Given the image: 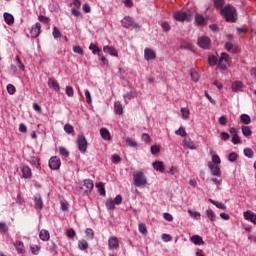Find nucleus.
<instances>
[{
    "label": "nucleus",
    "mask_w": 256,
    "mask_h": 256,
    "mask_svg": "<svg viewBox=\"0 0 256 256\" xmlns=\"http://www.w3.org/2000/svg\"><path fill=\"white\" fill-rule=\"evenodd\" d=\"M133 181L136 187H145V185H147V178L142 171H136L133 173Z\"/></svg>",
    "instance_id": "f03ea898"
},
{
    "label": "nucleus",
    "mask_w": 256,
    "mask_h": 256,
    "mask_svg": "<svg viewBox=\"0 0 256 256\" xmlns=\"http://www.w3.org/2000/svg\"><path fill=\"white\" fill-rule=\"evenodd\" d=\"M162 241L169 243V241H173V237L169 234H162Z\"/></svg>",
    "instance_id": "4d7b16f0"
},
{
    "label": "nucleus",
    "mask_w": 256,
    "mask_h": 256,
    "mask_svg": "<svg viewBox=\"0 0 256 256\" xmlns=\"http://www.w3.org/2000/svg\"><path fill=\"white\" fill-rule=\"evenodd\" d=\"M21 172H22V177L24 179H31L33 175V173L31 172V168L27 165L22 166Z\"/></svg>",
    "instance_id": "a211bd4d"
},
{
    "label": "nucleus",
    "mask_w": 256,
    "mask_h": 256,
    "mask_svg": "<svg viewBox=\"0 0 256 256\" xmlns=\"http://www.w3.org/2000/svg\"><path fill=\"white\" fill-rule=\"evenodd\" d=\"M193 16V12L191 10H187L184 12L178 11L174 14L175 21H191V17Z\"/></svg>",
    "instance_id": "7ed1b4c3"
},
{
    "label": "nucleus",
    "mask_w": 256,
    "mask_h": 256,
    "mask_svg": "<svg viewBox=\"0 0 256 256\" xmlns=\"http://www.w3.org/2000/svg\"><path fill=\"white\" fill-rule=\"evenodd\" d=\"M208 201L210 203H212V205H215V207H217V209H222L223 211H225V209H227V206L225 204H223L222 202L213 200L211 198H209Z\"/></svg>",
    "instance_id": "a878e982"
},
{
    "label": "nucleus",
    "mask_w": 256,
    "mask_h": 256,
    "mask_svg": "<svg viewBox=\"0 0 256 256\" xmlns=\"http://www.w3.org/2000/svg\"><path fill=\"white\" fill-rule=\"evenodd\" d=\"M100 135H101L102 139H104L105 141H111V133L109 132V130L107 128H101Z\"/></svg>",
    "instance_id": "5701e85b"
},
{
    "label": "nucleus",
    "mask_w": 256,
    "mask_h": 256,
    "mask_svg": "<svg viewBox=\"0 0 256 256\" xmlns=\"http://www.w3.org/2000/svg\"><path fill=\"white\" fill-rule=\"evenodd\" d=\"M121 23H122V27H124L125 29H129V27H134V29H139V24H135L131 16H125L121 20Z\"/></svg>",
    "instance_id": "0eeeda50"
},
{
    "label": "nucleus",
    "mask_w": 256,
    "mask_h": 256,
    "mask_svg": "<svg viewBox=\"0 0 256 256\" xmlns=\"http://www.w3.org/2000/svg\"><path fill=\"white\" fill-rule=\"evenodd\" d=\"M106 207H107V209H109L110 211L115 210V202L113 201V199H108V200H106Z\"/></svg>",
    "instance_id": "ea45409f"
},
{
    "label": "nucleus",
    "mask_w": 256,
    "mask_h": 256,
    "mask_svg": "<svg viewBox=\"0 0 256 256\" xmlns=\"http://www.w3.org/2000/svg\"><path fill=\"white\" fill-rule=\"evenodd\" d=\"M66 95L68 97H73V95H75V91L73 90V87L71 86L66 87Z\"/></svg>",
    "instance_id": "5fc2aeb1"
},
{
    "label": "nucleus",
    "mask_w": 256,
    "mask_h": 256,
    "mask_svg": "<svg viewBox=\"0 0 256 256\" xmlns=\"http://www.w3.org/2000/svg\"><path fill=\"white\" fill-rule=\"evenodd\" d=\"M103 51L104 53H108V55H111L112 57H119V54L114 47L104 46Z\"/></svg>",
    "instance_id": "412c9836"
},
{
    "label": "nucleus",
    "mask_w": 256,
    "mask_h": 256,
    "mask_svg": "<svg viewBox=\"0 0 256 256\" xmlns=\"http://www.w3.org/2000/svg\"><path fill=\"white\" fill-rule=\"evenodd\" d=\"M183 143L184 146L187 147L188 149H191V151H195V149H197V144H195V142L191 140V138L188 136L184 137Z\"/></svg>",
    "instance_id": "4468645a"
},
{
    "label": "nucleus",
    "mask_w": 256,
    "mask_h": 256,
    "mask_svg": "<svg viewBox=\"0 0 256 256\" xmlns=\"http://www.w3.org/2000/svg\"><path fill=\"white\" fill-rule=\"evenodd\" d=\"M162 29L165 31V33L171 31V25L168 22H163L162 23Z\"/></svg>",
    "instance_id": "bf43d9fd"
},
{
    "label": "nucleus",
    "mask_w": 256,
    "mask_h": 256,
    "mask_svg": "<svg viewBox=\"0 0 256 256\" xmlns=\"http://www.w3.org/2000/svg\"><path fill=\"white\" fill-rule=\"evenodd\" d=\"M142 141H144V143H147L149 145V143H151V136H149V134L147 133H143L141 136Z\"/></svg>",
    "instance_id": "8fccbe9b"
},
{
    "label": "nucleus",
    "mask_w": 256,
    "mask_h": 256,
    "mask_svg": "<svg viewBox=\"0 0 256 256\" xmlns=\"http://www.w3.org/2000/svg\"><path fill=\"white\" fill-rule=\"evenodd\" d=\"M38 20L41 21V23H44L45 25L49 24V18L46 16L40 15L38 16Z\"/></svg>",
    "instance_id": "0e129e2a"
},
{
    "label": "nucleus",
    "mask_w": 256,
    "mask_h": 256,
    "mask_svg": "<svg viewBox=\"0 0 256 256\" xmlns=\"http://www.w3.org/2000/svg\"><path fill=\"white\" fill-rule=\"evenodd\" d=\"M96 187L98 189V193H100V195L102 196H105V185L103 184V182L96 184Z\"/></svg>",
    "instance_id": "4c0bfd02"
},
{
    "label": "nucleus",
    "mask_w": 256,
    "mask_h": 256,
    "mask_svg": "<svg viewBox=\"0 0 256 256\" xmlns=\"http://www.w3.org/2000/svg\"><path fill=\"white\" fill-rule=\"evenodd\" d=\"M156 57H157V55L155 54V51H153V49L145 48V50H144L145 61H153V60H155Z\"/></svg>",
    "instance_id": "f8f14e48"
},
{
    "label": "nucleus",
    "mask_w": 256,
    "mask_h": 256,
    "mask_svg": "<svg viewBox=\"0 0 256 256\" xmlns=\"http://www.w3.org/2000/svg\"><path fill=\"white\" fill-rule=\"evenodd\" d=\"M49 167L50 169L57 171V169L61 167V159H59L57 156L51 157L49 160Z\"/></svg>",
    "instance_id": "9d476101"
},
{
    "label": "nucleus",
    "mask_w": 256,
    "mask_h": 256,
    "mask_svg": "<svg viewBox=\"0 0 256 256\" xmlns=\"http://www.w3.org/2000/svg\"><path fill=\"white\" fill-rule=\"evenodd\" d=\"M240 121L243 123V125H249L251 123V116L248 114H242L240 116Z\"/></svg>",
    "instance_id": "2f4dec72"
},
{
    "label": "nucleus",
    "mask_w": 256,
    "mask_h": 256,
    "mask_svg": "<svg viewBox=\"0 0 256 256\" xmlns=\"http://www.w3.org/2000/svg\"><path fill=\"white\" fill-rule=\"evenodd\" d=\"M64 131L65 133H67L68 135H71V133H73V131H75V129L71 126V124H66L64 126Z\"/></svg>",
    "instance_id": "3c124183"
},
{
    "label": "nucleus",
    "mask_w": 256,
    "mask_h": 256,
    "mask_svg": "<svg viewBox=\"0 0 256 256\" xmlns=\"http://www.w3.org/2000/svg\"><path fill=\"white\" fill-rule=\"evenodd\" d=\"M14 247H16L17 253H19L20 255L25 253V245L23 244V242L16 241L14 243Z\"/></svg>",
    "instance_id": "393cba45"
},
{
    "label": "nucleus",
    "mask_w": 256,
    "mask_h": 256,
    "mask_svg": "<svg viewBox=\"0 0 256 256\" xmlns=\"http://www.w3.org/2000/svg\"><path fill=\"white\" fill-rule=\"evenodd\" d=\"M220 139L222 141H229V139H231V136L227 132H221L220 133Z\"/></svg>",
    "instance_id": "603ef678"
},
{
    "label": "nucleus",
    "mask_w": 256,
    "mask_h": 256,
    "mask_svg": "<svg viewBox=\"0 0 256 256\" xmlns=\"http://www.w3.org/2000/svg\"><path fill=\"white\" fill-rule=\"evenodd\" d=\"M229 133L232 136L233 145H239L241 143V138L239 137V131L235 127L229 128Z\"/></svg>",
    "instance_id": "1a4fd4ad"
},
{
    "label": "nucleus",
    "mask_w": 256,
    "mask_h": 256,
    "mask_svg": "<svg viewBox=\"0 0 256 256\" xmlns=\"http://www.w3.org/2000/svg\"><path fill=\"white\" fill-rule=\"evenodd\" d=\"M153 167L156 171H161V161H155Z\"/></svg>",
    "instance_id": "774afa93"
},
{
    "label": "nucleus",
    "mask_w": 256,
    "mask_h": 256,
    "mask_svg": "<svg viewBox=\"0 0 256 256\" xmlns=\"http://www.w3.org/2000/svg\"><path fill=\"white\" fill-rule=\"evenodd\" d=\"M34 207L35 209H43V200L41 199V194H35Z\"/></svg>",
    "instance_id": "aec40b11"
},
{
    "label": "nucleus",
    "mask_w": 256,
    "mask_h": 256,
    "mask_svg": "<svg viewBox=\"0 0 256 256\" xmlns=\"http://www.w3.org/2000/svg\"><path fill=\"white\" fill-rule=\"evenodd\" d=\"M39 238L41 239V241H49L50 239L49 231L41 230L39 233Z\"/></svg>",
    "instance_id": "c85d7f7f"
},
{
    "label": "nucleus",
    "mask_w": 256,
    "mask_h": 256,
    "mask_svg": "<svg viewBox=\"0 0 256 256\" xmlns=\"http://www.w3.org/2000/svg\"><path fill=\"white\" fill-rule=\"evenodd\" d=\"M181 113H182V119L187 121L189 117L191 116V111H189V108H181Z\"/></svg>",
    "instance_id": "f704fd0d"
},
{
    "label": "nucleus",
    "mask_w": 256,
    "mask_h": 256,
    "mask_svg": "<svg viewBox=\"0 0 256 256\" xmlns=\"http://www.w3.org/2000/svg\"><path fill=\"white\" fill-rule=\"evenodd\" d=\"M114 111L116 115H123V105H121V102L114 103Z\"/></svg>",
    "instance_id": "cd10ccee"
},
{
    "label": "nucleus",
    "mask_w": 256,
    "mask_h": 256,
    "mask_svg": "<svg viewBox=\"0 0 256 256\" xmlns=\"http://www.w3.org/2000/svg\"><path fill=\"white\" fill-rule=\"evenodd\" d=\"M163 218H164L166 221H169V222L173 221V215L169 214L168 212H165V213L163 214Z\"/></svg>",
    "instance_id": "69168bd1"
},
{
    "label": "nucleus",
    "mask_w": 256,
    "mask_h": 256,
    "mask_svg": "<svg viewBox=\"0 0 256 256\" xmlns=\"http://www.w3.org/2000/svg\"><path fill=\"white\" fill-rule=\"evenodd\" d=\"M59 153L62 157H69V151L65 147H59Z\"/></svg>",
    "instance_id": "a18cd8bd"
},
{
    "label": "nucleus",
    "mask_w": 256,
    "mask_h": 256,
    "mask_svg": "<svg viewBox=\"0 0 256 256\" xmlns=\"http://www.w3.org/2000/svg\"><path fill=\"white\" fill-rule=\"evenodd\" d=\"M243 217L246 221H250V223H253V225H256V214L251 211L247 210L243 213Z\"/></svg>",
    "instance_id": "9b49d317"
},
{
    "label": "nucleus",
    "mask_w": 256,
    "mask_h": 256,
    "mask_svg": "<svg viewBox=\"0 0 256 256\" xmlns=\"http://www.w3.org/2000/svg\"><path fill=\"white\" fill-rule=\"evenodd\" d=\"M4 21H5L6 25H13V23H15V17H13L12 14L5 12L4 13Z\"/></svg>",
    "instance_id": "b1692460"
},
{
    "label": "nucleus",
    "mask_w": 256,
    "mask_h": 256,
    "mask_svg": "<svg viewBox=\"0 0 256 256\" xmlns=\"http://www.w3.org/2000/svg\"><path fill=\"white\" fill-rule=\"evenodd\" d=\"M212 165H221V158L217 154L212 155Z\"/></svg>",
    "instance_id": "58836bf2"
},
{
    "label": "nucleus",
    "mask_w": 256,
    "mask_h": 256,
    "mask_svg": "<svg viewBox=\"0 0 256 256\" xmlns=\"http://www.w3.org/2000/svg\"><path fill=\"white\" fill-rule=\"evenodd\" d=\"M238 155H237V153H235V152H231L230 154H229V156H228V160L231 162V163H234V161L236 160V159H238Z\"/></svg>",
    "instance_id": "6e6d98bb"
},
{
    "label": "nucleus",
    "mask_w": 256,
    "mask_h": 256,
    "mask_svg": "<svg viewBox=\"0 0 256 256\" xmlns=\"http://www.w3.org/2000/svg\"><path fill=\"white\" fill-rule=\"evenodd\" d=\"M176 135H179L180 137H187V132L185 131V128L180 127L178 130L175 131Z\"/></svg>",
    "instance_id": "37998d69"
},
{
    "label": "nucleus",
    "mask_w": 256,
    "mask_h": 256,
    "mask_svg": "<svg viewBox=\"0 0 256 256\" xmlns=\"http://www.w3.org/2000/svg\"><path fill=\"white\" fill-rule=\"evenodd\" d=\"M16 61V65L22 70H25V65H23V63L21 62V58H19V56H16L15 58Z\"/></svg>",
    "instance_id": "864d4df0"
},
{
    "label": "nucleus",
    "mask_w": 256,
    "mask_h": 256,
    "mask_svg": "<svg viewBox=\"0 0 256 256\" xmlns=\"http://www.w3.org/2000/svg\"><path fill=\"white\" fill-rule=\"evenodd\" d=\"M190 76L192 81H194V83H197V81H199V72H197V70L195 69H191L190 70Z\"/></svg>",
    "instance_id": "72a5a7b5"
},
{
    "label": "nucleus",
    "mask_w": 256,
    "mask_h": 256,
    "mask_svg": "<svg viewBox=\"0 0 256 256\" xmlns=\"http://www.w3.org/2000/svg\"><path fill=\"white\" fill-rule=\"evenodd\" d=\"M41 34V23L37 22L30 30V35L34 39Z\"/></svg>",
    "instance_id": "2eb2a0df"
},
{
    "label": "nucleus",
    "mask_w": 256,
    "mask_h": 256,
    "mask_svg": "<svg viewBox=\"0 0 256 256\" xmlns=\"http://www.w3.org/2000/svg\"><path fill=\"white\" fill-rule=\"evenodd\" d=\"M188 213H190V215H192V217L194 219H197V220L201 219V213H199V212H195V211L193 212V211L189 210Z\"/></svg>",
    "instance_id": "052dcab7"
},
{
    "label": "nucleus",
    "mask_w": 256,
    "mask_h": 256,
    "mask_svg": "<svg viewBox=\"0 0 256 256\" xmlns=\"http://www.w3.org/2000/svg\"><path fill=\"white\" fill-rule=\"evenodd\" d=\"M244 155L245 157H248V159H253V156H254L253 150L251 148H245Z\"/></svg>",
    "instance_id": "a19ab883"
},
{
    "label": "nucleus",
    "mask_w": 256,
    "mask_h": 256,
    "mask_svg": "<svg viewBox=\"0 0 256 256\" xmlns=\"http://www.w3.org/2000/svg\"><path fill=\"white\" fill-rule=\"evenodd\" d=\"M197 45L200 49H211V38L208 36H202L198 38Z\"/></svg>",
    "instance_id": "39448f33"
},
{
    "label": "nucleus",
    "mask_w": 256,
    "mask_h": 256,
    "mask_svg": "<svg viewBox=\"0 0 256 256\" xmlns=\"http://www.w3.org/2000/svg\"><path fill=\"white\" fill-rule=\"evenodd\" d=\"M208 63H209L210 67H215V65H217V63H219V59L215 55H210L208 57Z\"/></svg>",
    "instance_id": "7c9ffc66"
},
{
    "label": "nucleus",
    "mask_w": 256,
    "mask_h": 256,
    "mask_svg": "<svg viewBox=\"0 0 256 256\" xmlns=\"http://www.w3.org/2000/svg\"><path fill=\"white\" fill-rule=\"evenodd\" d=\"M7 91L9 93V95H15V92L17 91V89L15 88V86L13 84H8Z\"/></svg>",
    "instance_id": "de8ad7c7"
},
{
    "label": "nucleus",
    "mask_w": 256,
    "mask_h": 256,
    "mask_svg": "<svg viewBox=\"0 0 256 256\" xmlns=\"http://www.w3.org/2000/svg\"><path fill=\"white\" fill-rule=\"evenodd\" d=\"M243 87H245V84H243V82L241 81H234L231 85V89L234 93H239V91H241L243 89Z\"/></svg>",
    "instance_id": "6ab92c4d"
},
{
    "label": "nucleus",
    "mask_w": 256,
    "mask_h": 256,
    "mask_svg": "<svg viewBox=\"0 0 256 256\" xmlns=\"http://www.w3.org/2000/svg\"><path fill=\"white\" fill-rule=\"evenodd\" d=\"M78 149L81 153H86L87 151V139L83 134L77 136Z\"/></svg>",
    "instance_id": "423d86ee"
},
{
    "label": "nucleus",
    "mask_w": 256,
    "mask_h": 256,
    "mask_svg": "<svg viewBox=\"0 0 256 256\" xmlns=\"http://www.w3.org/2000/svg\"><path fill=\"white\" fill-rule=\"evenodd\" d=\"M85 233H86L87 239H89L90 241H93V239L95 238V233L93 232V229L87 228Z\"/></svg>",
    "instance_id": "e433bc0d"
},
{
    "label": "nucleus",
    "mask_w": 256,
    "mask_h": 256,
    "mask_svg": "<svg viewBox=\"0 0 256 256\" xmlns=\"http://www.w3.org/2000/svg\"><path fill=\"white\" fill-rule=\"evenodd\" d=\"M89 49L92 51V53L94 54V55H97V53H100V49H99V47H97V45H95V44H90V46H89Z\"/></svg>",
    "instance_id": "49530a36"
},
{
    "label": "nucleus",
    "mask_w": 256,
    "mask_h": 256,
    "mask_svg": "<svg viewBox=\"0 0 256 256\" xmlns=\"http://www.w3.org/2000/svg\"><path fill=\"white\" fill-rule=\"evenodd\" d=\"M211 181L215 184V185H221V183H223V179L220 177L217 178H212Z\"/></svg>",
    "instance_id": "338daca9"
},
{
    "label": "nucleus",
    "mask_w": 256,
    "mask_h": 256,
    "mask_svg": "<svg viewBox=\"0 0 256 256\" xmlns=\"http://www.w3.org/2000/svg\"><path fill=\"white\" fill-rule=\"evenodd\" d=\"M221 15H223L227 23H235L237 21V9L230 4L221 9Z\"/></svg>",
    "instance_id": "f257e3e1"
},
{
    "label": "nucleus",
    "mask_w": 256,
    "mask_h": 256,
    "mask_svg": "<svg viewBox=\"0 0 256 256\" xmlns=\"http://www.w3.org/2000/svg\"><path fill=\"white\" fill-rule=\"evenodd\" d=\"M223 5H225V0H214V7L216 9H223Z\"/></svg>",
    "instance_id": "79ce46f5"
},
{
    "label": "nucleus",
    "mask_w": 256,
    "mask_h": 256,
    "mask_svg": "<svg viewBox=\"0 0 256 256\" xmlns=\"http://www.w3.org/2000/svg\"><path fill=\"white\" fill-rule=\"evenodd\" d=\"M52 35H53L54 39H59V38H61V31H59V28H57L56 26H54Z\"/></svg>",
    "instance_id": "c03bdc74"
},
{
    "label": "nucleus",
    "mask_w": 256,
    "mask_h": 256,
    "mask_svg": "<svg viewBox=\"0 0 256 256\" xmlns=\"http://www.w3.org/2000/svg\"><path fill=\"white\" fill-rule=\"evenodd\" d=\"M242 134L244 137H251L253 135V131L249 126H242Z\"/></svg>",
    "instance_id": "473e14b6"
},
{
    "label": "nucleus",
    "mask_w": 256,
    "mask_h": 256,
    "mask_svg": "<svg viewBox=\"0 0 256 256\" xmlns=\"http://www.w3.org/2000/svg\"><path fill=\"white\" fill-rule=\"evenodd\" d=\"M126 145H128V147H137V142L131 138H126Z\"/></svg>",
    "instance_id": "09e8293b"
},
{
    "label": "nucleus",
    "mask_w": 256,
    "mask_h": 256,
    "mask_svg": "<svg viewBox=\"0 0 256 256\" xmlns=\"http://www.w3.org/2000/svg\"><path fill=\"white\" fill-rule=\"evenodd\" d=\"M73 52L77 53L78 55H83V48H81V46H74Z\"/></svg>",
    "instance_id": "e2e57ef3"
},
{
    "label": "nucleus",
    "mask_w": 256,
    "mask_h": 256,
    "mask_svg": "<svg viewBox=\"0 0 256 256\" xmlns=\"http://www.w3.org/2000/svg\"><path fill=\"white\" fill-rule=\"evenodd\" d=\"M66 235H67V237L69 238V239H73V237H75V230H73V229H68L67 231H66Z\"/></svg>",
    "instance_id": "680f3d73"
},
{
    "label": "nucleus",
    "mask_w": 256,
    "mask_h": 256,
    "mask_svg": "<svg viewBox=\"0 0 256 256\" xmlns=\"http://www.w3.org/2000/svg\"><path fill=\"white\" fill-rule=\"evenodd\" d=\"M93 187H94L93 180L91 179L84 180L82 189H84V193H86V195H89V193L93 191Z\"/></svg>",
    "instance_id": "ddd939ff"
},
{
    "label": "nucleus",
    "mask_w": 256,
    "mask_h": 256,
    "mask_svg": "<svg viewBox=\"0 0 256 256\" xmlns=\"http://www.w3.org/2000/svg\"><path fill=\"white\" fill-rule=\"evenodd\" d=\"M48 87H50V89H53V91H56L57 93H59V91H61L59 82H57V80H55L53 78L48 79Z\"/></svg>",
    "instance_id": "dca6fc26"
},
{
    "label": "nucleus",
    "mask_w": 256,
    "mask_h": 256,
    "mask_svg": "<svg viewBox=\"0 0 256 256\" xmlns=\"http://www.w3.org/2000/svg\"><path fill=\"white\" fill-rule=\"evenodd\" d=\"M227 63H229V54L222 52L217 67H219L221 71H227Z\"/></svg>",
    "instance_id": "20e7f679"
},
{
    "label": "nucleus",
    "mask_w": 256,
    "mask_h": 256,
    "mask_svg": "<svg viewBox=\"0 0 256 256\" xmlns=\"http://www.w3.org/2000/svg\"><path fill=\"white\" fill-rule=\"evenodd\" d=\"M190 241H192L194 245H205V241H203V237L199 235H193L190 238Z\"/></svg>",
    "instance_id": "4be33fe9"
},
{
    "label": "nucleus",
    "mask_w": 256,
    "mask_h": 256,
    "mask_svg": "<svg viewBox=\"0 0 256 256\" xmlns=\"http://www.w3.org/2000/svg\"><path fill=\"white\" fill-rule=\"evenodd\" d=\"M138 231L139 233H142V235H145V233H147V227L145 226V224H139Z\"/></svg>",
    "instance_id": "13d9d810"
},
{
    "label": "nucleus",
    "mask_w": 256,
    "mask_h": 256,
    "mask_svg": "<svg viewBox=\"0 0 256 256\" xmlns=\"http://www.w3.org/2000/svg\"><path fill=\"white\" fill-rule=\"evenodd\" d=\"M208 168L210 169V173L211 175H213V177H219V178L222 177L223 173L221 172L220 165H215V164H212L211 162H208Z\"/></svg>",
    "instance_id": "6e6552de"
},
{
    "label": "nucleus",
    "mask_w": 256,
    "mask_h": 256,
    "mask_svg": "<svg viewBox=\"0 0 256 256\" xmlns=\"http://www.w3.org/2000/svg\"><path fill=\"white\" fill-rule=\"evenodd\" d=\"M195 21L197 25H207V22L205 21V17H203V15L199 13L195 14Z\"/></svg>",
    "instance_id": "bb28decb"
},
{
    "label": "nucleus",
    "mask_w": 256,
    "mask_h": 256,
    "mask_svg": "<svg viewBox=\"0 0 256 256\" xmlns=\"http://www.w3.org/2000/svg\"><path fill=\"white\" fill-rule=\"evenodd\" d=\"M108 246L110 249H119V239L115 236L110 237L108 239Z\"/></svg>",
    "instance_id": "f3484780"
},
{
    "label": "nucleus",
    "mask_w": 256,
    "mask_h": 256,
    "mask_svg": "<svg viewBox=\"0 0 256 256\" xmlns=\"http://www.w3.org/2000/svg\"><path fill=\"white\" fill-rule=\"evenodd\" d=\"M206 216L208 217V219L210 221H215V219H217V216L215 215V212H213V210H211V209L206 210Z\"/></svg>",
    "instance_id": "c9c22d12"
},
{
    "label": "nucleus",
    "mask_w": 256,
    "mask_h": 256,
    "mask_svg": "<svg viewBox=\"0 0 256 256\" xmlns=\"http://www.w3.org/2000/svg\"><path fill=\"white\" fill-rule=\"evenodd\" d=\"M78 249H80V251H86V249H89V243H87L84 239L79 240Z\"/></svg>",
    "instance_id": "c756f323"
}]
</instances>
